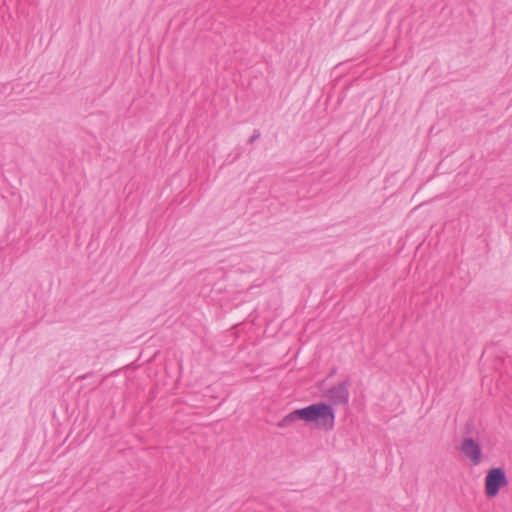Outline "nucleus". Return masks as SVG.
Masks as SVG:
<instances>
[{
    "label": "nucleus",
    "instance_id": "7ed1b4c3",
    "mask_svg": "<svg viewBox=\"0 0 512 512\" xmlns=\"http://www.w3.org/2000/svg\"><path fill=\"white\" fill-rule=\"evenodd\" d=\"M325 396L335 405H344L348 402L349 391L346 382L331 387Z\"/></svg>",
    "mask_w": 512,
    "mask_h": 512
},
{
    "label": "nucleus",
    "instance_id": "f257e3e1",
    "mask_svg": "<svg viewBox=\"0 0 512 512\" xmlns=\"http://www.w3.org/2000/svg\"><path fill=\"white\" fill-rule=\"evenodd\" d=\"M303 420L314 423L317 427L331 430L334 427L335 413L333 408L326 403H315L304 408Z\"/></svg>",
    "mask_w": 512,
    "mask_h": 512
},
{
    "label": "nucleus",
    "instance_id": "f03ea898",
    "mask_svg": "<svg viewBox=\"0 0 512 512\" xmlns=\"http://www.w3.org/2000/svg\"><path fill=\"white\" fill-rule=\"evenodd\" d=\"M508 483L505 472L501 468H492L488 471L485 477V493L491 498L495 497L501 487L506 486Z\"/></svg>",
    "mask_w": 512,
    "mask_h": 512
},
{
    "label": "nucleus",
    "instance_id": "39448f33",
    "mask_svg": "<svg viewBox=\"0 0 512 512\" xmlns=\"http://www.w3.org/2000/svg\"><path fill=\"white\" fill-rule=\"evenodd\" d=\"M304 412V408L302 409H296L292 411L291 413L287 414L279 423L278 426L280 428H286L290 426L292 423L296 422L297 420H303L302 413Z\"/></svg>",
    "mask_w": 512,
    "mask_h": 512
},
{
    "label": "nucleus",
    "instance_id": "20e7f679",
    "mask_svg": "<svg viewBox=\"0 0 512 512\" xmlns=\"http://www.w3.org/2000/svg\"><path fill=\"white\" fill-rule=\"evenodd\" d=\"M461 451L467 458L470 459L473 465H478L481 462V448L472 438H466L463 440Z\"/></svg>",
    "mask_w": 512,
    "mask_h": 512
},
{
    "label": "nucleus",
    "instance_id": "423d86ee",
    "mask_svg": "<svg viewBox=\"0 0 512 512\" xmlns=\"http://www.w3.org/2000/svg\"><path fill=\"white\" fill-rule=\"evenodd\" d=\"M257 138V135H254L250 138V142H253Z\"/></svg>",
    "mask_w": 512,
    "mask_h": 512
}]
</instances>
